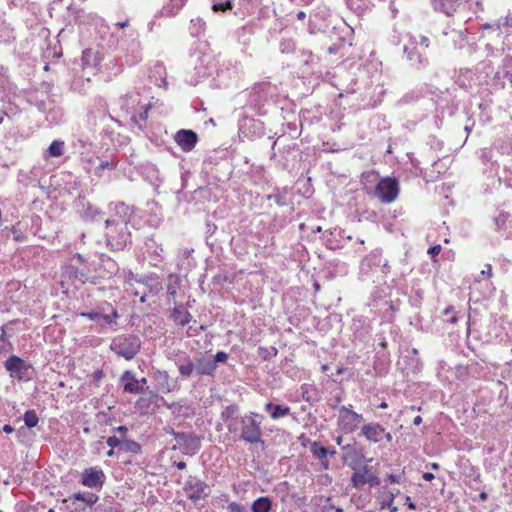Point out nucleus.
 <instances>
[{
	"label": "nucleus",
	"instance_id": "obj_1",
	"mask_svg": "<svg viewBox=\"0 0 512 512\" xmlns=\"http://www.w3.org/2000/svg\"><path fill=\"white\" fill-rule=\"evenodd\" d=\"M276 95L277 88L270 82L257 83L248 94L247 106L259 115H264L268 111L267 108L272 105Z\"/></svg>",
	"mask_w": 512,
	"mask_h": 512
},
{
	"label": "nucleus",
	"instance_id": "obj_2",
	"mask_svg": "<svg viewBox=\"0 0 512 512\" xmlns=\"http://www.w3.org/2000/svg\"><path fill=\"white\" fill-rule=\"evenodd\" d=\"M106 240L114 250H122L130 242L128 223L116 221L115 218L105 220Z\"/></svg>",
	"mask_w": 512,
	"mask_h": 512
},
{
	"label": "nucleus",
	"instance_id": "obj_3",
	"mask_svg": "<svg viewBox=\"0 0 512 512\" xmlns=\"http://www.w3.org/2000/svg\"><path fill=\"white\" fill-rule=\"evenodd\" d=\"M142 342L134 334H121L113 338L110 349L119 357L130 361L139 353Z\"/></svg>",
	"mask_w": 512,
	"mask_h": 512
},
{
	"label": "nucleus",
	"instance_id": "obj_4",
	"mask_svg": "<svg viewBox=\"0 0 512 512\" xmlns=\"http://www.w3.org/2000/svg\"><path fill=\"white\" fill-rule=\"evenodd\" d=\"M165 432L174 437L176 444L172 449H179L183 454L188 456L196 455L201 448V438L193 432H176L171 427H166Z\"/></svg>",
	"mask_w": 512,
	"mask_h": 512
},
{
	"label": "nucleus",
	"instance_id": "obj_5",
	"mask_svg": "<svg viewBox=\"0 0 512 512\" xmlns=\"http://www.w3.org/2000/svg\"><path fill=\"white\" fill-rule=\"evenodd\" d=\"M261 418L258 414L244 415L240 418V439L249 444L263 443Z\"/></svg>",
	"mask_w": 512,
	"mask_h": 512
},
{
	"label": "nucleus",
	"instance_id": "obj_6",
	"mask_svg": "<svg viewBox=\"0 0 512 512\" xmlns=\"http://www.w3.org/2000/svg\"><path fill=\"white\" fill-rule=\"evenodd\" d=\"M4 367L12 378L19 381H30L34 376L32 365L16 355L10 356L4 362Z\"/></svg>",
	"mask_w": 512,
	"mask_h": 512
},
{
	"label": "nucleus",
	"instance_id": "obj_7",
	"mask_svg": "<svg viewBox=\"0 0 512 512\" xmlns=\"http://www.w3.org/2000/svg\"><path fill=\"white\" fill-rule=\"evenodd\" d=\"M429 46L430 40L428 37L424 35H409V45H404L403 51L412 63L425 66L428 61L417 51V48L427 49Z\"/></svg>",
	"mask_w": 512,
	"mask_h": 512
},
{
	"label": "nucleus",
	"instance_id": "obj_8",
	"mask_svg": "<svg viewBox=\"0 0 512 512\" xmlns=\"http://www.w3.org/2000/svg\"><path fill=\"white\" fill-rule=\"evenodd\" d=\"M363 420L362 414L353 411L347 406L342 405L338 408L337 425L346 434L356 431Z\"/></svg>",
	"mask_w": 512,
	"mask_h": 512
},
{
	"label": "nucleus",
	"instance_id": "obj_9",
	"mask_svg": "<svg viewBox=\"0 0 512 512\" xmlns=\"http://www.w3.org/2000/svg\"><path fill=\"white\" fill-rule=\"evenodd\" d=\"M185 496L194 503L205 499L210 494L208 484L195 476H189L184 483Z\"/></svg>",
	"mask_w": 512,
	"mask_h": 512
},
{
	"label": "nucleus",
	"instance_id": "obj_10",
	"mask_svg": "<svg viewBox=\"0 0 512 512\" xmlns=\"http://www.w3.org/2000/svg\"><path fill=\"white\" fill-rule=\"evenodd\" d=\"M399 193V184L396 179L386 177L381 179L375 188L376 196L383 203L393 202Z\"/></svg>",
	"mask_w": 512,
	"mask_h": 512
},
{
	"label": "nucleus",
	"instance_id": "obj_11",
	"mask_svg": "<svg viewBox=\"0 0 512 512\" xmlns=\"http://www.w3.org/2000/svg\"><path fill=\"white\" fill-rule=\"evenodd\" d=\"M105 481L106 475L99 466L84 469L80 476V483L90 489L101 490Z\"/></svg>",
	"mask_w": 512,
	"mask_h": 512
},
{
	"label": "nucleus",
	"instance_id": "obj_12",
	"mask_svg": "<svg viewBox=\"0 0 512 512\" xmlns=\"http://www.w3.org/2000/svg\"><path fill=\"white\" fill-rule=\"evenodd\" d=\"M352 468L355 470L351 476V484L354 488H361L365 484H369L372 487L380 485V479L371 472L367 465H363L358 469Z\"/></svg>",
	"mask_w": 512,
	"mask_h": 512
},
{
	"label": "nucleus",
	"instance_id": "obj_13",
	"mask_svg": "<svg viewBox=\"0 0 512 512\" xmlns=\"http://www.w3.org/2000/svg\"><path fill=\"white\" fill-rule=\"evenodd\" d=\"M196 79L191 83L197 84L201 79L211 76L216 71V62L210 54H204L199 57L194 67Z\"/></svg>",
	"mask_w": 512,
	"mask_h": 512
},
{
	"label": "nucleus",
	"instance_id": "obj_14",
	"mask_svg": "<svg viewBox=\"0 0 512 512\" xmlns=\"http://www.w3.org/2000/svg\"><path fill=\"white\" fill-rule=\"evenodd\" d=\"M174 363L183 378L188 379L196 375V359L193 360L187 353L178 354Z\"/></svg>",
	"mask_w": 512,
	"mask_h": 512
},
{
	"label": "nucleus",
	"instance_id": "obj_15",
	"mask_svg": "<svg viewBox=\"0 0 512 512\" xmlns=\"http://www.w3.org/2000/svg\"><path fill=\"white\" fill-rule=\"evenodd\" d=\"M174 140L184 152H190L198 142V135L192 130L181 129L174 135Z\"/></svg>",
	"mask_w": 512,
	"mask_h": 512
},
{
	"label": "nucleus",
	"instance_id": "obj_16",
	"mask_svg": "<svg viewBox=\"0 0 512 512\" xmlns=\"http://www.w3.org/2000/svg\"><path fill=\"white\" fill-rule=\"evenodd\" d=\"M361 435L370 443H379L384 439V427L378 422L364 424Z\"/></svg>",
	"mask_w": 512,
	"mask_h": 512
},
{
	"label": "nucleus",
	"instance_id": "obj_17",
	"mask_svg": "<svg viewBox=\"0 0 512 512\" xmlns=\"http://www.w3.org/2000/svg\"><path fill=\"white\" fill-rule=\"evenodd\" d=\"M382 262V250L375 249L361 260L360 273L362 275H369L373 267L380 266Z\"/></svg>",
	"mask_w": 512,
	"mask_h": 512
},
{
	"label": "nucleus",
	"instance_id": "obj_18",
	"mask_svg": "<svg viewBox=\"0 0 512 512\" xmlns=\"http://www.w3.org/2000/svg\"><path fill=\"white\" fill-rule=\"evenodd\" d=\"M164 405L171 410L175 417L189 418L194 414V410L187 400L173 403L164 402Z\"/></svg>",
	"mask_w": 512,
	"mask_h": 512
},
{
	"label": "nucleus",
	"instance_id": "obj_19",
	"mask_svg": "<svg viewBox=\"0 0 512 512\" xmlns=\"http://www.w3.org/2000/svg\"><path fill=\"white\" fill-rule=\"evenodd\" d=\"M217 370V365H215V361H212L211 358L201 356L196 358V376H214Z\"/></svg>",
	"mask_w": 512,
	"mask_h": 512
},
{
	"label": "nucleus",
	"instance_id": "obj_20",
	"mask_svg": "<svg viewBox=\"0 0 512 512\" xmlns=\"http://www.w3.org/2000/svg\"><path fill=\"white\" fill-rule=\"evenodd\" d=\"M145 248L150 257V263L157 266L163 259L164 250L162 246L157 244L153 238H147L145 241Z\"/></svg>",
	"mask_w": 512,
	"mask_h": 512
},
{
	"label": "nucleus",
	"instance_id": "obj_21",
	"mask_svg": "<svg viewBox=\"0 0 512 512\" xmlns=\"http://www.w3.org/2000/svg\"><path fill=\"white\" fill-rule=\"evenodd\" d=\"M120 382L122 383L125 392L131 394L141 393V388L135 377L134 372L130 370H126L125 372H123V374L120 377Z\"/></svg>",
	"mask_w": 512,
	"mask_h": 512
},
{
	"label": "nucleus",
	"instance_id": "obj_22",
	"mask_svg": "<svg viewBox=\"0 0 512 512\" xmlns=\"http://www.w3.org/2000/svg\"><path fill=\"white\" fill-rule=\"evenodd\" d=\"M110 210L113 212L111 218H115L116 221L129 223L132 216V209L130 206L123 202H118L110 206Z\"/></svg>",
	"mask_w": 512,
	"mask_h": 512
},
{
	"label": "nucleus",
	"instance_id": "obj_23",
	"mask_svg": "<svg viewBox=\"0 0 512 512\" xmlns=\"http://www.w3.org/2000/svg\"><path fill=\"white\" fill-rule=\"evenodd\" d=\"M310 452L312 453L313 457L320 461V465L323 470L329 469L330 463L327 459L328 448L322 446L320 442L314 441L310 444Z\"/></svg>",
	"mask_w": 512,
	"mask_h": 512
},
{
	"label": "nucleus",
	"instance_id": "obj_24",
	"mask_svg": "<svg viewBox=\"0 0 512 512\" xmlns=\"http://www.w3.org/2000/svg\"><path fill=\"white\" fill-rule=\"evenodd\" d=\"M464 0H432L435 10L448 16L452 15Z\"/></svg>",
	"mask_w": 512,
	"mask_h": 512
},
{
	"label": "nucleus",
	"instance_id": "obj_25",
	"mask_svg": "<svg viewBox=\"0 0 512 512\" xmlns=\"http://www.w3.org/2000/svg\"><path fill=\"white\" fill-rule=\"evenodd\" d=\"M140 95L137 92H129L120 98V107L126 113L131 114L140 104Z\"/></svg>",
	"mask_w": 512,
	"mask_h": 512
},
{
	"label": "nucleus",
	"instance_id": "obj_26",
	"mask_svg": "<svg viewBox=\"0 0 512 512\" xmlns=\"http://www.w3.org/2000/svg\"><path fill=\"white\" fill-rule=\"evenodd\" d=\"M166 69L162 63L157 62L150 71V79L151 82L154 83L158 87H165L167 85L166 82Z\"/></svg>",
	"mask_w": 512,
	"mask_h": 512
},
{
	"label": "nucleus",
	"instance_id": "obj_27",
	"mask_svg": "<svg viewBox=\"0 0 512 512\" xmlns=\"http://www.w3.org/2000/svg\"><path fill=\"white\" fill-rule=\"evenodd\" d=\"M265 411L270 414V417L273 420H278L280 418L286 417L290 414V408L286 405L274 404L272 402H267L264 407Z\"/></svg>",
	"mask_w": 512,
	"mask_h": 512
},
{
	"label": "nucleus",
	"instance_id": "obj_28",
	"mask_svg": "<svg viewBox=\"0 0 512 512\" xmlns=\"http://www.w3.org/2000/svg\"><path fill=\"white\" fill-rule=\"evenodd\" d=\"M100 265H101V267H103V269L106 272V273L99 274V276L102 278L110 277V276L116 274L119 270L117 263L109 256L102 255L100 257Z\"/></svg>",
	"mask_w": 512,
	"mask_h": 512
},
{
	"label": "nucleus",
	"instance_id": "obj_29",
	"mask_svg": "<svg viewBox=\"0 0 512 512\" xmlns=\"http://www.w3.org/2000/svg\"><path fill=\"white\" fill-rule=\"evenodd\" d=\"M187 0H169L160 11L161 15L171 17L176 15L183 8Z\"/></svg>",
	"mask_w": 512,
	"mask_h": 512
},
{
	"label": "nucleus",
	"instance_id": "obj_30",
	"mask_svg": "<svg viewBox=\"0 0 512 512\" xmlns=\"http://www.w3.org/2000/svg\"><path fill=\"white\" fill-rule=\"evenodd\" d=\"M65 142L62 140H54L46 150L44 157H60L64 154Z\"/></svg>",
	"mask_w": 512,
	"mask_h": 512
},
{
	"label": "nucleus",
	"instance_id": "obj_31",
	"mask_svg": "<svg viewBox=\"0 0 512 512\" xmlns=\"http://www.w3.org/2000/svg\"><path fill=\"white\" fill-rule=\"evenodd\" d=\"M171 318L176 324L184 327L191 321L192 315L188 311L174 308L171 313Z\"/></svg>",
	"mask_w": 512,
	"mask_h": 512
},
{
	"label": "nucleus",
	"instance_id": "obj_32",
	"mask_svg": "<svg viewBox=\"0 0 512 512\" xmlns=\"http://www.w3.org/2000/svg\"><path fill=\"white\" fill-rule=\"evenodd\" d=\"M272 501L268 497H259L251 505L252 512H270Z\"/></svg>",
	"mask_w": 512,
	"mask_h": 512
},
{
	"label": "nucleus",
	"instance_id": "obj_33",
	"mask_svg": "<svg viewBox=\"0 0 512 512\" xmlns=\"http://www.w3.org/2000/svg\"><path fill=\"white\" fill-rule=\"evenodd\" d=\"M66 273L73 275L75 280L78 281L80 284H84L86 282L95 283L94 278L89 277L86 272H84L83 270H79L78 268H75L73 266L67 267Z\"/></svg>",
	"mask_w": 512,
	"mask_h": 512
},
{
	"label": "nucleus",
	"instance_id": "obj_34",
	"mask_svg": "<svg viewBox=\"0 0 512 512\" xmlns=\"http://www.w3.org/2000/svg\"><path fill=\"white\" fill-rule=\"evenodd\" d=\"M126 49L131 52L132 56L131 60L127 59L129 65H134L141 60L140 42L137 39H133Z\"/></svg>",
	"mask_w": 512,
	"mask_h": 512
},
{
	"label": "nucleus",
	"instance_id": "obj_35",
	"mask_svg": "<svg viewBox=\"0 0 512 512\" xmlns=\"http://www.w3.org/2000/svg\"><path fill=\"white\" fill-rule=\"evenodd\" d=\"M72 499L82 501L88 506H93L99 499V497L90 492H77L72 495Z\"/></svg>",
	"mask_w": 512,
	"mask_h": 512
},
{
	"label": "nucleus",
	"instance_id": "obj_36",
	"mask_svg": "<svg viewBox=\"0 0 512 512\" xmlns=\"http://www.w3.org/2000/svg\"><path fill=\"white\" fill-rule=\"evenodd\" d=\"M141 445L134 441L124 438L121 451L125 453L139 454L141 452Z\"/></svg>",
	"mask_w": 512,
	"mask_h": 512
},
{
	"label": "nucleus",
	"instance_id": "obj_37",
	"mask_svg": "<svg viewBox=\"0 0 512 512\" xmlns=\"http://www.w3.org/2000/svg\"><path fill=\"white\" fill-rule=\"evenodd\" d=\"M499 183H504L507 188L512 189V161L504 165L503 175L499 177Z\"/></svg>",
	"mask_w": 512,
	"mask_h": 512
},
{
	"label": "nucleus",
	"instance_id": "obj_38",
	"mask_svg": "<svg viewBox=\"0 0 512 512\" xmlns=\"http://www.w3.org/2000/svg\"><path fill=\"white\" fill-rule=\"evenodd\" d=\"M400 494V490L399 489H391L387 492L384 493V500L382 502V505L383 506H388L389 508H391V512H396L397 511V508L396 507H392V503L395 499V497L397 495Z\"/></svg>",
	"mask_w": 512,
	"mask_h": 512
},
{
	"label": "nucleus",
	"instance_id": "obj_39",
	"mask_svg": "<svg viewBox=\"0 0 512 512\" xmlns=\"http://www.w3.org/2000/svg\"><path fill=\"white\" fill-rule=\"evenodd\" d=\"M117 167V161L115 160H102L97 167H95V175L101 177L104 170H114Z\"/></svg>",
	"mask_w": 512,
	"mask_h": 512
},
{
	"label": "nucleus",
	"instance_id": "obj_40",
	"mask_svg": "<svg viewBox=\"0 0 512 512\" xmlns=\"http://www.w3.org/2000/svg\"><path fill=\"white\" fill-rule=\"evenodd\" d=\"M296 44L292 38H283L280 41L279 49L283 54H290L295 51Z\"/></svg>",
	"mask_w": 512,
	"mask_h": 512
},
{
	"label": "nucleus",
	"instance_id": "obj_41",
	"mask_svg": "<svg viewBox=\"0 0 512 512\" xmlns=\"http://www.w3.org/2000/svg\"><path fill=\"white\" fill-rule=\"evenodd\" d=\"M494 220L499 229L506 228L507 225L512 227V216L507 213H500Z\"/></svg>",
	"mask_w": 512,
	"mask_h": 512
},
{
	"label": "nucleus",
	"instance_id": "obj_42",
	"mask_svg": "<svg viewBox=\"0 0 512 512\" xmlns=\"http://www.w3.org/2000/svg\"><path fill=\"white\" fill-rule=\"evenodd\" d=\"M205 27V22L200 19H192L191 20V26H190V33L193 36H199L203 31Z\"/></svg>",
	"mask_w": 512,
	"mask_h": 512
},
{
	"label": "nucleus",
	"instance_id": "obj_43",
	"mask_svg": "<svg viewBox=\"0 0 512 512\" xmlns=\"http://www.w3.org/2000/svg\"><path fill=\"white\" fill-rule=\"evenodd\" d=\"M23 419H24L25 425L29 428H33V427L37 426V424L39 422L38 416L34 410L26 411Z\"/></svg>",
	"mask_w": 512,
	"mask_h": 512
},
{
	"label": "nucleus",
	"instance_id": "obj_44",
	"mask_svg": "<svg viewBox=\"0 0 512 512\" xmlns=\"http://www.w3.org/2000/svg\"><path fill=\"white\" fill-rule=\"evenodd\" d=\"M314 392L315 388L311 384H303L301 386L302 398L307 402H312L315 400Z\"/></svg>",
	"mask_w": 512,
	"mask_h": 512
},
{
	"label": "nucleus",
	"instance_id": "obj_45",
	"mask_svg": "<svg viewBox=\"0 0 512 512\" xmlns=\"http://www.w3.org/2000/svg\"><path fill=\"white\" fill-rule=\"evenodd\" d=\"M214 11H226L232 9L231 0H211Z\"/></svg>",
	"mask_w": 512,
	"mask_h": 512
},
{
	"label": "nucleus",
	"instance_id": "obj_46",
	"mask_svg": "<svg viewBox=\"0 0 512 512\" xmlns=\"http://www.w3.org/2000/svg\"><path fill=\"white\" fill-rule=\"evenodd\" d=\"M119 318L117 310L112 309L110 314H101L100 321L108 326L116 324V319Z\"/></svg>",
	"mask_w": 512,
	"mask_h": 512
},
{
	"label": "nucleus",
	"instance_id": "obj_47",
	"mask_svg": "<svg viewBox=\"0 0 512 512\" xmlns=\"http://www.w3.org/2000/svg\"><path fill=\"white\" fill-rule=\"evenodd\" d=\"M141 111L139 112H136V110H134V112H132V116H131V119L136 122V123H139V121H145L148 117V109H149V106L148 105H144L141 107Z\"/></svg>",
	"mask_w": 512,
	"mask_h": 512
},
{
	"label": "nucleus",
	"instance_id": "obj_48",
	"mask_svg": "<svg viewBox=\"0 0 512 512\" xmlns=\"http://www.w3.org/2000/svg\"><path fill=\"white\" fill-rule=\"evenodd\" d=\"M1 335H0V354L6 353L12 349V345L9 340L5 337V329L4 326L1 327Z\"/></svg>",
	"mask_w": 512,
	"mask_h": 512
},
{
	"label": "nucleus",
	"instance_id": "obj_49",
	"mask_svg": "<svg viewBox=\"0 0 512 512\" xmlns=\"http://www.w3.org/2000/svg\"><path fill=\"white\" fill-rule=\"evenodd\" d=\"M238 409L234 405L227 406L221 413V417L224 421H228L231 419L236 413Z\"/></svg>",
	"mask_w": 512,
	"mask_h": 512
},
{
	"label": "nucleus",
	"instance_id": "obj_50",
	"mask_svg": "<svg viewBox=\"0 0 512 512\" xmlns=\"http://www.w3.org/2000/svg\"><path fill=\"white\" fill-rule=\"evenodd\" d=\"M123 439L124 438H119L117 436H110L107 438L106 443L110 448H119V450L121 451Z\"/></svg>",
	"mask_w": 512,
	"mask_h": 512
},
{
	"label": "nucleus",
	"instance_id": "obj_51",
	"mask_svg": "<svg viewBox=\"0 0 512 512\" xmlns=\"http://www.w3.org/2000/svg\"><path fill=\"white\" fill-rule=\"evenodd\" d=\"M101 214V211L99 209H97L96 207L88 204L86 209H85V215L87 217H90L92 220L96 219L97 216H99Z\"/></svg>",
	"mask_w": 512,
	"mask_h": 512
},
{
	"label": "nucleus",
	"instance_id": "obj_52",
	"mask_svg": "<svg viewBox=\"0 0 512 512\" xmlns=\"http://www.w3.org/2000/svg\"><path fill=\"white\" fill-rule=\"evenodd\" d=\"M493 158V152L489 148H484L480 151V159L483 163L491 162Z\"/></svg>",
	"mask_w": 512,
	"mask_h": 512
},
{
	"label": "nucleus",
	"instance_id": "obj_53",
	"mask_svg": "<svg viewBox=\"0 0 512 512\" xmlns=\"http://www.w3.org/2000/svg\"><path fill=\"white\" fill-rule=\"evenodd\" d=\"M227 511L228 512H248L246 507H244L243 505H241L237 502L229 503L227 506Z\"/></svg>",
	"mask_w": 512,
	"mask_h": 512
},
{
	"label": "nucleus",
	"instance_id": "obj_54",
	"mask_svg": "<svg viewBox=\"0 0 512 512\" xmlns=\"http://www.w3.org/2000/svg\"><path fill=\"white\" fill-rule=\"evenodd\" d=\"M384 481L386 483H390V484H393V483L400 484L403 481V476L401 474H390L386 477V479Z\"/></svg>",
	"mask_w": 512,
	"mask_h": 512
},
{
	"label": "nucleus",
	"instance_id": "obj_55",
	"mask_svg": "<svg viewBox=\"0 0 512 512\" xmlns=\"http://www.w3.org/2000/svg\"><path fill=\"white\" fill-rule=\"evenodd\" d=\"M228 359V354L224 351H218L215 356H214V359H212V361H215V365H217V363H225Z\"/></svg>",
	"mask_w": 512,
	"mask_h": 512
},
{
	"label": "nucleus",
	"instance_id": "obj_56",
	"mask_svg": "<svg viewBox=\"0 0 512 512\" xmlns=\"http://www.w3.org/2000/svg\"><path fill=\"white\" fill-rule=\"evenodd\" d=\"M454 34L458 37L459 42L455 41V46L461 49L466 41V34L463 31H455Z\"/></svg>",
	"mask_w": 512,
	"mask_h": 512
},
{
	"label": "nucleus",
	"instance_id": "obj_57",
	"mask_svg": "<svg viewBox=\"0 0 512 512\" xmlns=\"http://www.w3.org/2000/svg\"><path fill=\"white\" fill-rule=\"evenodd\" d=\"M81 316L88 318L92 321L100 322L101 313L93 312V311L83 312V313H81Z\"/></svg>",
	"mask_w": 512,
	"mask_h": 512
},
{
	"label": "nucleus",
	"instance_id": "obj_58",
	"mask_svg": "<svg viewBox=\"0 0 512 512\" xmlns=\"http://www.w3.org/2000/svg\"><path fill=\"white\" fill-rule=\"evenodd\" d=\"M248 34H249V31L245 27H241L240 29L237 30L238 39L240 40L242 37L244 38L243 39L244 45H246L249 42V37L245 38V36Z\"/></svg>",
	"mask_w": 512,
	"mask_h": 512
},
{
	"label": "nucleus",
	"instance_id": "obj_59",
	"mask_svg": "<svg viewBox=\"0 0 512 512\" xmlns=\"http://www.w3.org/2000/svg\"><path fill=\"white\" fill-rule=\"evenodd\" d=\"M491 276H492V266H491V264H486L485 268L480 272L479 277L490 278Z\"/></svg>",
	"mask_w": 512,
	"mask_h": 512
},
{
	"label": "nucleus",
	"instance_id": "obj_60",
	"mask_svg": "<svg viewBox=\"0 0 512 512\" xmlns=\"http://www.w3.org/2000/svg\"><path fill=\"white\" fill-rule=\"evenodd\" d=\"M113 432L120 434V438H125V435L128 432V428L126 426H118L113 428Z\"/></svg>",
	"mask_w": 512,
	"mask_h": 512
},
{
	"label": "nucleus",
	"instance_id": "obj_61",
	"mask_svg": "<svg viewBox=\"0 0 512 512\" xmlns=\"http://www.w3.org/2000/svg\"><path fill=\"white\" fill-rule=\"evenodd\" d=\"M341 403V397L339 395L334 396L333 402L330 404V407L334 410H338Z\"/></svg>",
	"mask_w": 512,
	"mask_h": 512
},
{
	"label": "nucleus",
	"instance_id": "obj_62",
	"mask_svg": "<svg viewBox=\"0 0 512 512\" xmlns=\"http://www.w3.org/2000/svg\"><path fill=\"white\" fill-rule=\"evenodd\" d=\"M441 251V246L440 245H434V246H431L429 249H428V254L432 255V256H435V255H438Z\"/></svg>",
	"mask_w": 512,
	"mask_h": 512
},
{
	"label": "nucleus",
	"instance_id": "obj_63",
	"mask_svg": "<svg viewBox=\"0 0 512 512\" xmlns=\"http://www.w3.org/2000/svg\"><path fill=\"white\" fill-rule=\"evenodd\" d=\"M405 505H407L408 509H410V510L416 509V505L412 502V500L409 496H406V498H405Z\"/></svg>",
	"mask_w": 512,
	"mask_h": 512
},
{
	"label": "nucleus",
	"instance_id": "obj_64",
	"mask_svg": "<svg viewBox=\"0 0 512 512\" xmlns=\"http://www.w3.org/2000/svg\"><path fill=\"white\" fill-rule=\"evenodd\" d=\"M128 291H130L134 296H140V301L142 303L146 301V294L140 295L139 291L133 289H128Z\"/></svg>",
	"mask_w": 512,
	"mask_h": 512
}]
</instances>
